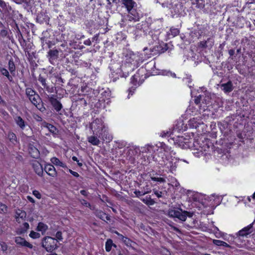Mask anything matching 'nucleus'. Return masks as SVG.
<instances>
[{
    "instance_id": "1",
    "label": "nucleus",
    "mask_w": 255,
    "mask_h": 255,
    "mask_svg": "<svg viewBox=\"0 0 255 255\" xmlns=\"http://www.w3.org/2000/svg\"><path fill=\"white\" fill-rule=\"evenodd\" d=\"M173 139L175 143L182 148H190L193 150V154L196 157H200L205 154L208 151L210 146L209 141L205 138L200 137L197 139L189 140L184 136H177L173 137Z\"/></svg>"
},
{
    "instance_id": "2",
    "label": "nucleus",
    "mask_w": 255,
    "mask_h": 255,
    "mask_svg": "<svg viewBox=\"0 0 255 255\" xmlns=\"http://www.w3.org/2000/svg\"><path fill=\"white\" fill-rule=\"evenodd\" d=\"M148 56L145 54L139 53V52L134 53L132 51L128 52L125 55L121 66V77H126L129 73L136 68L139 64L146 60Z\"/></svg>"
},
{
    "instance_id": "3",
    "label": "nucleus",
    "mask_w": 255,
    "mask_h": 255,
    "mask_svg": "<svg viewBox=\"0 0 255 255\" xmlns=\"http://www.w3.org/2000/svg\"><path fill=\"white\" fill-rule=\"evenodd\" d=\"M159 150L160 152L164 150L165 155V159L162 157V160L159 161V164L165 167L169 172L173 173L176 170L179 161V159L176 158L175 156H173L175 155V153L173 150L170 151V148L165 144L162 145Z\"/></svg>"
},
{
    "instance_id": "4",
    "label": "nucleus",
    "mask_w": 255,
    "mask_h": 255,
    "mask_svg": "<svg viewBox=\"0 0 255 255\" xmlns=\"http://www.w3.org/2000/svg\"><path fill=\"white\" fill-rule=\"evenodd\" d=\"M122 4L128 12V18L130 21H137L140 19V15L134 8L136 3L133 0H122Z\"/></svg>"
},
{
    "instance_id": "5",
    "label": "nucleus",
    "mask_w": 255,
    "mask_h": 255,
    "mask_svg": "<svg viewBox=\"0 0 255 255\" xmlns=\"http://www.w3.org/2000/svg\"><path fill=\"white\" fill-rule=\"evenodd\" d=\"M144 73V70L143 68L139 69L137 72L131 77V83L133 85L131 88L128 89V98H130V95L134 93L136 87L140 85L144 80L145 77L143 75Z\"/></svg>"
},
{
    "instance_id": "6",
    "label": "nucleus",
    "mask_w": 255,
    "mask_h": 255,
    "mask_svg": "<svg viewBox=\"0 0 255 255\" xmlns=\"http://www.w3.org/2000/svg\"><path fill=\"white\" fill-rule=\"evenodd\" d=\"M90 128L93 131V134L98 136H101V134H103L108 128L103 120L100 119H97L92 122Z\"/></svg>"
},
{
    "instance_id": "7",
    "label": "nucleus",
    "mask_w": 255,
    "mask_h": 255,
    "mask_svg": "<svg viewBox=\"0 0 255 255\" xmlns=\"http://www.w3.org/2000/svg\"><path fill=\"white\" fill-rule=\"evenodd\" d=\"M253 223L251 224L236 234V237L234 238V243L237 247L239 248L242 247L241 244H239L242 238L247 237L249 235L253 232Z\"/></svg>"
},
{
    "instance_id": "8",
    "label": "nucleus",
    "mask_w": 255,
    "mask_h": 255,
    "mask_svg": "<svg viewBox=\"0 0 255 255\" xmlns=\"http://www.w3.org/2000/svg\"><path fill=\"white\" fill-rule=\"evenodd\" d=\"M57 241L50 237H46L42 242V246L47 252H52L56 248Z\"/></svg>"
},
{
    "instance_id": "9",
    "label": "nucleus",
    "mask_w": 255,
    "mask_h": 255,
    "mask_svg": "<svg viewBox=\"0 0 255 255\" xmlns=\"http://www.w3.org/2000/svg\"><path fill=\"white\" fill-rule=\"evenodd\" d=\"M187 214V211H183L179 209H170L168 212L169 217L177 218L182 221H185L186 220Z\"/></svg>"
},
{
    "instance_id": "10",
    "label": "nucleus",
    "mask_w": 255,
    "mask_h": 255,
    "mask_svg": "<svg viewBox=\"0 0 255 255\" xmlns=\"http://www.w3.org/2000/svg\"><path fill=\"white\" fill-rule=\"evenodd\" d=\"M187 214V211H183L179 209H170L168 212L169 217L177 218L182 221H185L186 220Z\"/></svg>"
},
{
    "instance_id": "11",
    "label": "nucleus",
    "mask_w": 255,
    "mask_h": 255,
    "mask_svg": "<svg viewBox=\"0 0 255 255\" xmlns=\"http://www.w3.org/2000/svg\"><path fill=\"white\" fill-rule=\"evenodd\" d=\"M203 124V122L200 115H197L196 117L191 118L188 121V125L191 128H196L199 125Z\"/></svg>"
},
{
    "instance_id": "12",
    "label": "nucleus",
    "mask_w": 255,
    "mask_h": 255,
    "mask_svg": "<svg viewBox=\"0 0 255 255\" xmlns=\"http://www.w3.org/2000/svg\"><path fill=\"white\" fill-rule=\"evenodd\" d=\"M26 217V214L24 211L19 209L15 210V219L17 222H22L25 220Z\"/></svg>"
},
{
    "instance_id": "13",
    "label": "nucleus",
    "mask_w": 255,
    "mask_h": 255,
    "mask_svg": "<svg viewBox=\"0 0 255 255\" xmlns=\"http://www.w3.org/2000/svg\"><path fill=\"white\" fill-rule=\"evenodd\" d=\"M15 242L21 246L26 247L29 249L33 248V245L27 242L24 239L20 237H17L15 238Z\"/></svg>"
},
{
    "instance_id": "14",
    "label": "nucleus",
    "mask_w": 255,
    "mask_h": 255,
    "mask_svg": "<svg viewBox=\"0 0 255 255\" xmlns=\"http://www.w3.org/2000/svg\"><path fill=\"white\" fill-rule=\"evenodd\" d=\"M14 121L17 126H18L21 130H24V128L28 126L27 124L20 116L15 117L14 118Z\"/></svg>"
},
{
    "instance_id": "15",
    "label": "nucleus",
    "mask_w": 255,
    "mask_h": 255,
    "mask_svg": "<svg viewBox=\"0 0 255 255\" xmlns=\"http://www.w3.org/2000/svg\"><path fill=\"white\" fill-rule=\"evenodd\" d=\"M203 95H199L197 96L195 99V103L199 107V104L202 102L203 104H205L206 106L210 104V98L209 97H206L205 99H203Z\"/></svg>"
},
{
    "instance_id": "16",
    "label": "nucleus",
    "mask_w": 255,
    "mask_h": 255,
    "mask_svg": "<svg viewBox=\"0 0 255 255\" xmlns=\"http://www.w3.org/2000/svg\"><path fill=\"white\" fill-rule=\"evenodd\" d=\"M45 171L50 176L54 177L56 175V171L55 167L50 164H47L45 166Z\"/></svg>"
},
{
    "instance_id": "17",
    "label": "nucleus",
    "mask_w": 255,
    "mask_h": 255,
    "mask_svg": "<svg viewBox=\"0 0 255 255\" xmlns=\"http://www.w3.org/2000/svg\"><path fill=\"white\" fill-rule=\"evenodd\" d=\"M49 101L56 111L59 112L62 108V104L55 98L51 97Z\"/></svg>"
},
{
    "instance_id": "18",
    "label": "nucleus",
    "mask_w": 255,
    "mask_h": 255,
    "mask_svg": "<svg viewBox=\"0 0 255 255\" xmlns=\"http://www.w3.org/2000/svg\"><path fill=\"white\" fill-rule=\"evenodd\" d=\"M33 169L37 175L40 176H42L43 170V167L41 164L38 161H35L33 163Z\"/></svg>"
},
{
    "instance_id": "19",
    "label": "nucleus",
    "mask_w": 255,
    "mask_h": 255,
    "mask_svg": "<svg viewBox=\"0 0 255 255\" xmlns=\"http://www.w3.org/2000/svg\"><path fill=\"white\" fill-rule=\"evenodd\" d=\"M28 150L29 154L32 157L36 158L39 156L40 153L39 150L31 144H29Z\"/></svg>"
},
{
    "instance_id": "20",
    "label": "nucleus",
    "mask_w": 255,
    "mask_h": 255,
    "mask_svg": "<svg viewBox=\"0 0 255 255\" xmlns=\"http://www.w3.org/2000/svg\"><path fill=\"white\" fill-rule=\"evenodd\" d=\"M50 161L51 163L57 166H60L63 168H66L67 166L65 163L60 160L58 158L53 157L51 158Z\"/></svg>"
},
{
    "instance_id": "21",
    "label": "nucleus",
    "mask_w": 255,
    "mask_h": 255,
    "mask_svg": "<svg viewBox=\"0 0 255 255\" xmlns=\"http://www.w3.org/2000/svg\"><path fill=\"white\" fill-rule=\"evenodd\" d=\"M223 90L225 93H229L233 90V86L231 81L228 82L227 83L221 85Z\"/></svg>"
},
{
    "instance_id": "22",
    "label": "nucleus",
    "mask_w": 255,
    "mask_h": 255,
    "mask_svg": "<svg viewBox=\"0 0 255 255\" xmlns=\"http://www.w3.org/2000/svg\"><path fill=\"white\" fill-rule=\"evenodd\" d=\"M98 137V136L94 134L93 135L89 136L88 137V140L90 143L94 145H98L100 143V141Z\"/></svg>"
},
{
    "instance_id": "23",
    "label": "nucleus",
    "mask_w": 255,
    "mask_h": 255,
    "mask_svg": "<svg viewBox=\"0 0 255 255\" xmlns=\"http://www.w3.org/2000/svg\"><path fill=\"white\" fill-rule=\"evenodd\" d=\"M155 147L151 145H146L144 147L141 148L140 151L143 153H151L154 150Z\"/></svg>"
},
{
    "instance_id": "24",
    "label": "nucleus",
    "mask_w": 255,
    "mask_h": 255,
    "mask_svg": "<svg viewBox=\"0 0 255 255\" xmlns=\"http://www.w3.org/2000/svg\"><path fill=\"white\" fill-rule=\"evenodd\" d=\"M98 137L103 140H107L108 141H110L112 139V136L109 133L108 128L105 130V132L103 134H101V136H98Z\"/></svg>"
},
{
    "instance_id": "25",
    "label": "nucleus",
    "mask_w": 255,
    "mask_h": 255,
    "mask_svg": "<svg viewBox=\"0 0 255 255\" xmlns=\"http://www.w3.org/2000/svg\"><path fill=\"white\" fill-rule=\"evenodd\" d=\"M30 102L35 106H37L40 101L39 96L38 94H35L33 96L28 98Z\"/></svg>"
},
{
    "instance_id": "26",
    "label": "nucleus",
    "mask_w": 255,
    "mask_h": 255,
    "mask_svg": "<svg viewBox=\"0 0 255 255\" xmlns=\"http://www.w3.org/2000/svg\"><path fill=\"white\" fill-rule=\"evenodd\" d=\"M151 192V189L150 188H147V190H135L134 191V193L137 197H139L140 196H143L146 194L149 193Z\"/></svg>"
},
{
    "instance_id": "27",
    "label": "nucleus",
    "mask_w": 255,
    "mask_h": 255,
    "mask_svg": "<svg viewBox=\"0 0 255 255\" xmlns=\"http://www.w3.org/2000/svg\"><path fill=\"white\" fill-rule=\"evenodd\" d=\"M47 229L48 226L43 223H39L37 227V230L41 232L42 234L47 231Z\"/></svg>"
},
{
    "instance_id": "28",
    "label": "nucleus",
    "mask_w": 255,
    "mask_h": 255,
    "mask_svg": "<svg viewBox=\"0 0 255 255\" xmlns=\"http://www.w3.org/2000/svg\"><path fill=\"white\" fill-rule=\"evenodd\" d=\"M213 243L214 245H217L218 246H224V247H227V248L230 247V246L229 244H228L226 242L218 240H213Z\"/></svg>"
},
{
    "instance_id": "29",
    "label": "nucleus",
    "mask_w": 255,
    "mask_h": 255,
    "mask_svg": "<svg viewBox=\"0 0 255 255\" xmlns=\"http://www.w3.org/2000/svg\"><path fill=\"white\" fill-rule=\"evenodd\" d=\"M58 54V51L57 50H50L48 52V55L50 57V59H56Z\"/></svg>"
},
{
    "instance_id": "30",
    "label": "nucleus",
    "mask_w": 255,
    "mask_h": 255,
    "mask_svg": "<svg viewBox=\"0 0 255 255\" xmlns=\"http://www.w3.org/2000/svg\"><path fill=\"white\" fill-rule=\"evenodd\" d=\"M179 33V31L178 28H171L170 29V32L168 33L169 36H171L172 37H174L177 35Z\"/></svg>"
},
{
    "instance_id": "31",
    "label": "nucleus",
    "mask_w": 255,
    "mask_h": 255,
    "mask_svg": "<svg viewBox=\"0 0 255 255\" xmlns=\"http://www.w3.org/2000/svg\"><path fill=\"white\" fill-rule=\"evenodd\" d=\"M46 128L52 133L56 134L57 132V129L56 128L49 124H47L46 125Z\"/></svg>"
},
{
    "instance_id": "32",
    "label": "nucleus",
    "mask_w": 255,
    "mask_h": 255,
    "mask_svg": "<svg viewBox=\"0 0 255 255\" xmlns=\"http://www.w3.org/2000/svg\"><path fill=\"white\" fill-rule=\"evenodd\" d=\"M7 137L11 142L14 143L15 142H16V136L14 133L9 132Z\"/></svg>"
},
{
    "instance_id": "33",
    "label": "nucleus",
    "mask_w": 255,
    "mask_h": 255,
    "mask_svg": "<svg viewBox=\"0 0 255 255\" xmlns=\"http://www.w3.org/2000/svg\"><path fill=\"white\" fill-rule=\"evenodd\" d=\"M113 246V241L111 240H108L106 243L105 248L107 252H110Z\"/></svg>"
},
{
    "instance_id": "34",
    "label": "nucleus",
    "mask_w": 255,
    "mask_h": 255,
    "mask_svg": "<svg viewBox=\"0 0 255 255\" xmlns=\"http://www.w3.org/2000/svg\"><path fill=\"white\" fill-rule=\"evenodd\" d=\"M26 94L29 98L36 94V92L31 88H28L26 89Z\"/></svg>"
},
{
    "instance_id": "35",
    "label": "nucleus",
    "mask_w": 255,
    "mask_h": 255,
    "mask_svg": "<svg viewBox=\"0 0 255 255\" xmlns=\"http://www.w3.org/2000/svg\"><path fill=\"white\" fill-rule=\"evenodd\" d=\"M29 228V225L27 223H24L22 225V227L19 230V233L22 234L26 232Z\"/></svg>"
},
{
    "instance_id": "36",
    "label": "nucleus",
    "mask_w": 255,
    "mask_h": 255,
    "mask_svg": "<svg viewBox=\"0 0 255 255\" xmlns=\"http://www.w3.org/2000/svg\"><path fill=\"white\" fill-rule=\"evenodd\" d=\"M142 201L147 205H152L154 203V201L150 197H146V198L142 199Z\"/></svg>"
},
{
    "instance_id": "37",
    "label": "nucleus",
    "mask_w": 255,
    "mask_h": 255,
    "mask_svg": "<svg viewBox=\"0 0 255 255\" xmlns=\"http://www.w3.org/2000/svg\"><path fill=\"white\" fill-rule=\"evenodd\" d=\"M29 237L33 239H38L40 237V235L38 233L34 232L33 231H31L29 234Z\"/></svg>"
},
{
    "instance_id": "38",
    "label": "nucleus",
    "mask_w": 255,
    "mask_h": 255,
    "mask_svg": "<svg viewBox=\"0 0 255 255\" xmlns=\"http://www.w3.org/2000/svg\"><path fill=\"white\" fill-rule=\"evenodd\" d=\"M0 72L3 75L6 76L9 80H10V79L12 78L10 76L9 73L6 69L4 68H1L0 69Z\"/></svg>"
},
{
    "instance_id": "39",
    "label": "nucleus",
    "mask_w": 255,
    "mask_h": 255,
    "mask_svg": "<svg viewBox=\"0 0 255 255\" xmlns=\"http://www.w3.org/2000/svg\"><path fill=\"white\" fill-rule=\"evenodd\" d=\"M151 179L154 181H156L159 183H164L165 182V178L162 177H151Z\"/></svg>"
},
{
    "instance_id": "40",
    "label": "nucleus",
    "mask_w": 255,
    "mask_h": 255,
    "mask_svg": "<svg viewBox=\"0 0 255 255\" xmlns=\"http://www.w3.org/2000/svg\"><path fill=\"white\" fill-rule=\"evenodd\" d=\"M38 81L41 83V84L42 85V86L44 87V88H46V89L48 88V87L46 83V80L45 78H44L43 77H42L41 76H39V77L38 78Z\"/></svg>"
},
{
    "instance_id": "41",
    "label": "nucleus",
    "mask_w": 255,
    "mask_h": 255,
    "mask_svg": "<svg viewBox=\"0 0 255 255\" xmlns=\"http://www.w3.org/2000/svg\"><path fill=\"white\" fill-rule=\"evenodd\" d=\"M7 211V207L5 205L0 204V213H5Z\"/></svg>"
},
{
    "instance_id": "42",
    "label": "nucleus",
    "mask_w": 255,
    "mask_h": 255,
    "mask_svg": "<svg viewBox=\"0 0 255 255\" xmlns=\"http://www.w3.org/2000/svg\"><path fill=\"white\" fill-rule=\"evenodd\" d=\"M8 65H9V70L10 71V72H12L14 71L15 66H14V63L11 61H9L8 62Z\"/></svg>"
},
{
    "instance_id": "43",
    "label": "nucleus",
    "mask_w": 255,
    "mask_h": 255,
    "mask_svg": "<svg viewBox=\"0 0 255 255\" xmlns=\"http://www.w3.org/2000/svg\"><path fill=\"white\" fill-rule=\"evenodd\" d=\"M32 193L33 195L37 198L40 199L41 198V195L38 191L33 190Z\"/></svg>"
},
{
    "instance_id": "44",
    "label": "nucleus",
    "mask_w": 255,
    "mask_h": 255,
    "mask_svg": "<svg viewBox=\"0 0 255 255\" xmlns=\"http://www.w3.org/2000/svg\"><path fill=\"white\" fill-rule=\"evenodd\" d=\"M81 203L83 205H84L86 207H87L91 208L90 204L89 202H88L87 201H86L85 200H84V199L82 200L81 201Z\"/></svg>"
},
{
    "instance_id": "45",
    "label": "nucleus",
    "mask_w": 255,
    "mask_h": 255,
    "mask_svg": "<svg viewBox=\"0 0 255 255\" xmlns=\"http://www.w3.org/2000/svg\"><path fill=\"white\" fill-rule=\"evenodd\" d=\"M179 185V183L175 179H173V181L172 182V186L178 188Z\"/></svg>"
},
{
    "instance_id": "46",
    "label": "nucleus",
    "mask_w": 255,
    "mask_h": 255,
    "mask_svg": "<svg viewBox=\"0 0 255 255\" xmlns=\"http://www.w3.org/2000/svg\"><path fill=\"white\" fill-rule=\"evenodd\" d=\"M72 159L73 161H76L77 162V164L79 167H81L83 165V164L82 162H80L78 158L76 156H73L72 157Z\"/></svg>"
},
{
    "instance_id": "47",
    "label": "nucleus",
    "mask_w": 255,
    "mask_h": 255,
    "mask_svg": "<svg viewBox=\"0 0 255 255\" xmlns=\"http://www.w3.org/2000/svg\"><path fill=\"white\" fill-rule=\"evenodd\" d=\"M0 245L1 246V250L3 251H5L7 250V247L5 243L1 242V243H0Z\"/></svg>"
},
{
    "instance_id": "48",
    "label": "nucleus",
    "mask_w": 255,
    "mask_h": 255,
    "mask_svg": "<svg viewBox=\"0 0 255 255\" xmlns=\"http://www.w3.org/2000/svg\"><path fill=\"white\" fill-rule=\"evenodd\" d=\"M56 238L58 240H62V233L60 232H57L56 234Z\"/></svg>"
},
{
    "instance_id": "49",
    "label": "nucleus",
    "mask_w": 255,
    "mask_h": 255,
    "mask_svg": "<svg viewBox=\"0 0 255 255\" xmlns=\"http://www.w3.org/2000/svg\"><path fill=\"white\" fill-rule=\"evenodd\" d=\"M120 237L121 238L122 240L126 243V244H128V242H129V240L127 238L124 237L123 235H120Z\"/></svg>"
},
{
    "instance_id": "50",
    "label": "nucleus",
    "mask_w": 255,
    "mask_h": 255,
    "mask_svg": "<svg viewBox=\"0 0 255 255\" xmlns=\"http://www.w3.org/2000/svg\"><path fill=\"white\" fill-rule=\"evenodd\" d=\"M69 171L71 174H72L75 177H78L79 176V174L77 172L74 171L71 169H69Z\"/></svg>"
},
{
    "instance_id": "51",
    "label": "nucleus",
    "mask_w": 255,
    "mask_h": 255,
    "mask_svg": "<svg viewBox=\"0 0 255 255\" xmlns=\"http://www.w3.org/2000/svg\"><path fill=\"white\" fill-rule=\"evenodd\" d=\"M155 195L158 197L160 198L162 196V192L158 191H154Z\"/></svg>"
},
{
    "instance_id": "52",
    "label": "nucleus",
    "mask_w": 255,
    "mask_h": 255,
    "mask_svg": "<svg viewBox=\"0 0 255 255\" xmlns=\"http://www.w3.org/2000/svg\"><path fill=\"white\" fill-rule=\"evenodd\" d=\"M84 44L86 45L90 46L91 45V41L89 39L84 41Z\"/></svg>"
},
{
    "instance_id": "53",
    "label": "nucleus",
    "mask_w": 255,
    "mask_h": 255,
    "mask_svg": "<svg viewBox=\"0 0 255 255\" xmlns=\"http://www.w3.org/2000/svg\"><path fill=\"white\" fill-rule=\"evenodd\" d=\"M190 111L192 113V115L196 114L194 111H192V107L191 106H190L187 110V112L188 113H189Z\"/></svg>"
},
{
    "instance_id": "54",
    "label": "nucleus",
    "mask_w": 255,
    "mask_h": 255,
    "mask_svg": "<svg viewBox=\"0 0 255 255\" xmlns=\"http://www.w3.org/2000/svg\"><path fill=\"white\" fill-rule=\"evenodd\" d=\"M27 200L30 202L31 203H34L35 202V201L33 199V198H32L31 196H27Z\"/></svg>"
},
{
    "instance_id": "55",
    "label": "nucleus",
    "mask_w": 255,
    "mask_h": 255,
    "mask_svg": "<svg viewBox=\"0 0 255 255\" xmlns=\"http://www.w3.org/2000/svg\"><path fill=\"white\" fill-rule=\"evenodd\" d=\"M224 234L223 233H215V236L217 238H220L221 237H223Z\"/></svg>"
},
{
    "instance_id": "56",
    "label": "nucleus",
    "mask_w": 255,
    "mask_h": 255,
    "mask_svg": "<svg viewBox=\"0 0 255 255\" xmlns=\"http://www.w3.org/2000/svg\"><path fill=\"white\" fill-rule=\"evenodd\" d=\"M162 6L163 7L166 6L167 7H168L169 8H173V7L171 3H170L169 5L167 4L165 5L164 3H162Z\"/></svg>"
},
{
    "instance_id": "57",
    "label": "nucleus",
    "mask_w": 255,
    "mask_h": 255,
    "mask_svg": "<svg viewBox=\"0 0 255 255\" xmlns=\"http://www.w3.org/2000/svg\"><path fill=\"white\" fill-rule=\"evenodd\" d=\"M80 193L82 195L84 196L87 195V192L85 190H82L80 191Z\"/></svg>"
},
{
    "instance_id": "58",
    "label": "nucleus",
    "mask_w": 255,
    "mask_h": 255,
    "mask_svg": "<svg viewBox=\"0 0 255 255\" xmlns=\"http://www.w3.org/2000/svg\"><path fill=\"white\" fill-rule=\"evenodd\" d=\"M229 54L230 56H232L234 54V50L233 49H231L229 51Z\"/></svg>"
},
{
    "instance_id": "59",
    "label": "nucleus",
    "mask_w": 255,
    "mask_h": 255,
    "mask_svg": "<svg viewBox=\"0 0 255 255\" xmlns=\"http://www.w3.org/2000/svg\"><path fill=\"white\" fill-rule=\"evenodd\" d=\"M108 3L111 4L112 3H114L116 1V0H107Z\"/></svg>"
},
{
    "instance_id": "60",
    "label": "nucleus",
    "mask_w": 255,
    "mask_h": 255,
    "mask_svg": "<svg viewBox=\"0 0 255 255\" xmlns=\"http://www.w3.org/2000/svg\"><path fill=\"white\" fill-rule=\"evenodd\" d=\"M148 65H150L151 66H154L155 65V62H150L149 63H147L146 66H147Z\"/></svg>"
},
{
    "instance_id": "61",
    "label": "nucleus",
    "mask_w": 255,
    "mask_h": 255,
    "mask_svg": "<svg viewBox=\"0 0 255 255\" xmlns=\"http://www.w3.org/2000/svg\"><path fill=\"white\" fill-rule=\"evenodd\" d=\"M1 34L3 35H5L6 34V32L5 30H3V31H1Z\"/></svg>"
},
{
    "instance_id": "62",
    "label": "nucleus",
    "mask_w": 255,
    "mask_h": 255,
    "mask_svg": "<svg viewBox=\"0 0 255 255\" xmlns=\"http://www.w3.org/2000/svg\"><path fill=\"white\" fill-rule=\"evenodd\" d=\"M28 129H27L26 130L27 131L29 130V132L27 133V134H28L29 132H30L31 131V129L30 127L29 126H28Z\"/></svg>"
},
{
    "instance_id": "63",
    "label": "nucleus",
    "mask_w": 255,
    "mask_h": 255,
    "mask_svg": "<svg viewBox=\"0 0 255 255\" xmlns=\"http://www.w3.org/2000/svg\"><path fill=\"white\" fill-rule=\"evenodd\" d=\"M147 188H149L148 185H146L145 187H143V189L142 190H145L146 191L147 190Z\"/></svg>"
},
{
    "instance_id": "64",
    "label": "nucleus",
    "mask_w": 255,
    "mask_h": 255,
    "mask_svg": "<svg viewBox=\"0 0 255 255\" xmlns=\"http://www.w3.org/2000/svg\"><path fill=\"white\" fill-rule=\"evenodd\" d=\"M164 254L165 255H169L170 253L168 251H166V252H165Z\"/></svg>"
}]
</instances>
